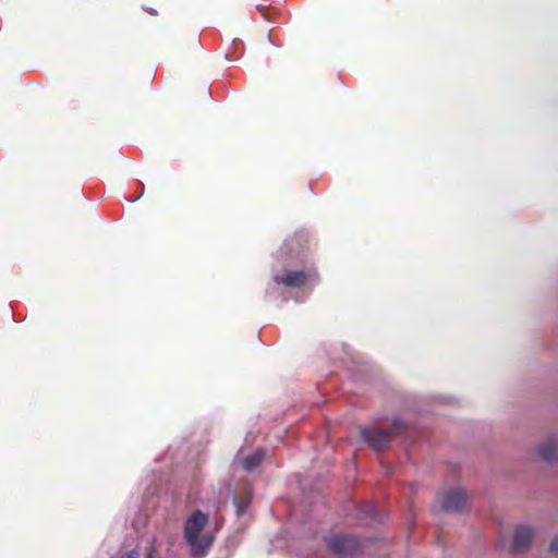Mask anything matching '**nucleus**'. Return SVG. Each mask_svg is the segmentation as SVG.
Listing matches in <instances>:
<instances>
[{
  "label": "nucleus",
  "mask_w": 558,
  "mask_h": 558,
  "mask_svg": "<svg viewBox=\"0 0 558 558\" xmlns=\"http://www.w3.org/2000/svg\"><path fill=\"white\" fill-rule=\"evenodd\" d=\"M128 558H136V553L133 550L129 554Z\"/></svg>",
  "instance_id": "nucleus-12"
},
{
  "label": "nucleus",
  "mask_w": 558,
  "mask_h": 558,
  "mask_svg": "<svg viewBox=\"0 0 558 558\" xmlns=\"http://www.w3.org/2000/svg\"><path fill=\"white\" fill-rule=\"evenodd\" d=\"M437 502L446 512H461L469 508V496L461 488H452L439 494Z\"/></svg>",
  "instance_id": "nucleus-5"
},
{
  "label": "nucleus",
  "mask_w": 558,
  "mask_h": 558,
  "mask_svg": "<svg viewBox=\"0 0 558 558\" xmlns=\"http://www.w3.org/2000/svg\"><path fill=\"white\" fill-rule=\"evenodd\" d=\"M549 553L558 555V536L554 537L549 544Z\"/></svg>",
  "instance_id": "nucleus-10"
},
{
  "label": "nucleus",
  "mask_w": 558,
  "mask_h": 558,
  "mask_svg": "<svg viewBox=\"0 0 558 558\" xmlns=\"http://www.w3.org/2000/svg\"><path fill=\"white\" fill-rule=\"evenodd\" d=\"M307 295H305L304 293H302V296L301 298H296V302H303L305 301Z\"/></svg>",
  "instance_id": "nucleus-11"
},
{
  "label": "nucleus",
  "mask_w": 558,
  "mask_h": 558,
  "mask_svg": "<svg viewBox=\"0 0 558 558\" xmlns=\"http://www.w3.org/2000/svg\"><path fill=\"white\" fill-rule=\"evenodd\" d=\"M265 454H266V452L264 449H257L255 452L246 456L242 460L243 469L246 472L255 471L260 465V463L264 461Z\"/></svg>",
  "instance_id": "nucleus-8"
},
{
  "label": "nucleus",
  "mask_w": 558,
  "mask_h": 558,
  "mask_svg": "<svg viewBox=\"0 0 558 558\" xmlns=\"http://www.w3.org/2000/svg\"><path fill=\"white\" fill-rule=\"evenodd\" d=\"M538 453L541 458L548 462L555 463L558 461V440L555 437H550L546 439L543 444H541L538 448Z\"/></svg>",
  "instance_id": "nucleus-7"
},
{
  "label": "nucleus",
  "mask_w": 558,
  "mask_h": 558,
  "mask_svg": "<svg viewBox=\"0 0 558 558\" xmlns=\"http://www.w3.org/2000/svg\"><path fill=\"white\" fill-rule=\"evenodd\" d=\"M207 523L208 517L201 510L194 511L185 522L184 538L191 547V555L195 558L205 557L213 545V536L204 533Z\"/></svg>",
  "instance_id": "nucleus-1"
},
{
  "label": "nucleus",
  "mask_w": 558,
  "mask_h": 558,
  "mask_svg": "<svg viewBox=\"0 0 558 558\" xmlns=\"http://www.w3.org/2000/svg\"><path fill=\"white\" fill-rule=\"evenodd\" d=\"M534 537V530L529 525H518L513 536L515 551H524L529 548Z\"/></svg>",
  "instance_id": "nucleus-6"
},
{
  "label": "nucleus",
  "mask_w": 558,
  "mask_h": 558,
  "mask_svg": "<svg viewBox=\"0 0 558 558\" xmlns=\"http://www.w3.org/2000/svg\"><path fill=\"white\" fill-rule=\"evenodd\" d=\"M251 497L245 496L241 498L240 500L236 498V496L233 497V502L236 508V515L241 517L245 513L246 509L248 508Z\"/></svg>",
  "instance_id": "nucleus-9"
},
{
  "label": "nucleus",
  "mask_w": 558,
  "mask_h": 558,
  "mask_svg": "<svg viewBox=\"0 0 558 558\" xmlns=\"http://www.w3.org/2000/svg\"><path fill=\"white\" fill-rule=\"evenodd\" d=\"M317 282V272L314 269L289 270L284 269L274 276L275 286H284L288 288H307L310 290Z\"/></svg>",
  "instance_id": "nucleus-2"
},
{
  "label": "nucleus",
  "mask_w": 558,
  "mask_h": 558,
  "mask_svg": "<svg viewBox=\"0 0 558 558\" xmlns=\"http://www.w3.org/2000/svg\"><path fill=\"white\" fill-rule=\"evenodd\" d=\"M368 511H369V512H373V511H374V507H373V506H369V507H368Z\"/></svg>",
  "instance_id": "nucleus-13"
},
{
  "label": "nucleus",
  "mask_w": 558,
  "mask_h": 558,
  "mask_svg": "<svg viewBox=\"0 0 558 558\" xmlns=\"http://www.w3.org/2000/svg\"><path fill=\"white\" fill-rule=\"evenodd\" d=\"M402 422L398 418L393 420V429L387 430L381 427L371 426L361 430L363 440L373 449L380 451L388 447L391 436L398 433Z\"/></svg>",
  "instance_id": "nucleus-4"
},
{
  "label": "nucleus",
  "mask_w": 558,
  "mask_h": 558,
  "mask_svg": "<svg viewBox=\"0 0 558 558\" xmlns=\"http://www.w3.org/2000/svg\"><path fill=\"white\" fill-rule=\"evenodd\" d=\"M326 543L341 558L362 554L365 548V542L353 535H331Z\"/></svg>",
  "instance_id": "nucleus-3"
}]
</instances>
